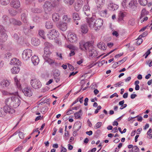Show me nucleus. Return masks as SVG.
I'll use <instances>...</instances> for the list:
<instances>
[{
	"instance_id": "1",
	"label": "nucleus",
	"mask_w": 152,
	"mask_h": 152,
	"mask_svg": "<svg viewBox=\"0 0 152 152\" xmlns=\"http://www.w3.org/2000/svg\"><path fill=\"white\" fill-rule=\"evenodd\" d=\"M12 96L5 100V103L12 107L15 108L20 104L21 98L18 91L12 93Z\"/></svg>"
},
{
	"instance_id": "2",
	"label": "nucleus",
	"mask_w": 152,
	"mask_h": 152,
	"mask_svg": "<svg viewBox=\"0 0 152 152\" xmlns=\"http://www.w3.org/2000/svg\"><path fill=\"white\" fill-rule=\"evenodd\" d=\"M86 22L88 26L91 29L97 30L103 25V20L101 19H97L94 16L86 18Z\"/></svg>"
},
{
	"instance_id": "3",
	"label": "nucleus",
	"mask_w": 152,
	"mask_h": 152,
	"mask_svg": "<svg viewBox=\"0 0 152 152\" xmlns=\"http://www.w3.org/2000/svg\"><path fill=\"white\" fill-rule=\"evenodd\" d=\"M32 51L30 49H26L23 50L22 54V57L23 60L27 61L32 55Z\"/></svg>"
},
{
	"instance_id": "4",
	"label": "nucleus",
	"mask_w": 152,
	"mask_h": 152,
	"mask_svg": "<svg viewBox=\"0 0 152 152\" xmlns=\"http://www.w3.org/2000/svg\"><path fill=\"white\" fill-rule=\"evenodd\" d=\"M30 84L32 87L34 89H38L42 86V84L38 79H35L31 80Z\"/></svg>"
},
{
	"instance_id": "5",
	"label": "nucleus",
	"mask_w": 152,
	"mask_h": 152,
	"mask_svg": "<svg viewBox=\"0 0 152 152\" xmlns=\"http://www.w3.org/2000/svg\"><path fill=\"white\" fill-rule=\"evenodd\" d=\"M59 33L58 31L55 29H53L49 32L47 36L50 39H55L58 36Z\"/></svg>"
},
{
	"instance_id": "6",
	"label": "nucleus",
	"mask_w": 152,
	"mask_h": 152,
	"mask_svg": "<svg viewBox=\"0 0 152 152\" xmlns=\"http://www.w3.org/2000/svg\"><path fill=\"white\" fill-rule=\"evenodd\" d=\"M68 40L71 42L74 43L77 41V36L75 34L72 33H69L67 35Z\"/></svg>"
},
{
	"instance_id": "7",
	"label": "nucleus",
	"mask_w": 152,
	"mask_h": 152,
	"mask_svg": "<svg viewBox=\"0 0 152 152\" xmlns=\"http://www.w3.org/2000/svg\"><path fill=\"white\" fill-rule=\"evenodd\" d=\"M56 4H52L49 2H46L43 5V8L45 11H49L53 7L56 6Z\"/></svg>"
},
{
	"instance_id": "8",
	"label": "nucleus",
	"mask_w": 152,
	"mask_h": 152,
	"mask_svg": "<svg viewBox=\"0 0 152 152\" xmlns=\"http://www.w3.org/2000/svg\"><path fill=\"white\" fill-rule=\"evenodd\" d=\"M22 92L24 95L30 97L33 94L31 89L29 87H26L22 90Z\"/></svg>"
},
{
	"instance_id": "9",
	"label": "nucleus",
	"mask_w": 152,
	"mask_h": 152,
	"mask_svg": "<svg viewBox=\"0 0 152 152\" xmlns=\"http://www.w3.org/2000/svg\"><path fill=\"white\" fill-rule=\"evenodd\" d=\"M89 43L81 41L79 43V46L81 50H87L88 49Z\"/></svg>"
},
{
	"instance_id": "10",
	"label": "nucleus",
	"mask_w": 152,
	"mask_h": 152,
	"mask_svg": "<svg viewBox=\"0 0 152 152\" xmlns=\"http://www.w3.org/2000/svg\"><path fill=\"white\" fill-rule=\"evenodd\" d=\"M12 108L10 106L6 104V105L4 107V108L6 114L7 113L9 114L14 113L15 112V110Z\"/></svg>"
},
{
	"instance_id": "11",
	"label": "nucleus",
	"mask_w": 152,
	"mask_h": 152,
	"mask_svg": "<svg viewBox=\"0 0 152 152\" xmlns=\"http://www.w3.org/2000/svg\"><path fill=\"white\" fill-rule=\"evenodd\" d=\"M83 4V2L82 1L80 0L77 1L75 5V10L77 11H79L81 8Z\"/></svg>"
},
{
	"instance_id": "12",
	"label": "nucleus",
	"mask_w": 152,
	"mask_h": 152,
	"mask_svg": "<svg viewBox=\"0 0 152 152\" xmlns=\"http://www.w3.org/2000/svg\"><path fill=\"white\" fill-rule=\"evenodd\" d=\"M11 83L10 80L7 79H4L1 80L0 83L1 86L3 88H8Z\"/></svg>"
},
{
	"instance_id": "13",
	"label": "nucleus",
	"mask_w": 152,
	"mask_h": 152,
	"mask_svg": "<svg viewBox=\"0 0 152 152\" xmlns=\"http://www.w3.org/2000/svg\"><path fill=\"white\" fill-rule=\"evenodd\" d=\"M57 27L62 31H66L67 28V25L66 23L60 22L57 24Z\"/></svg>"
},
{
	"instance_id": "14",
	"label": "nucleus",
	"mask_w": 152,
	"mask_h": 152,
	"mask_svg": "<svg viewBox=\"0 0 152 152\" xmlns=\"http://www.w3.org/2000/svg\"><path fill=\"white\" fill-rule=\"evenodd\" d=\"M118 8V5L113 3H110L108 5V9L110 11H114Z\"/></svg>"
},
{
	"instance_id": "15",
	"label": "nucleus",
	"mask_w": 152,
	"mask_h": 152,
	"mask_svg": "<svg viewBox=\"0 0 152 152\" xmlns=\"http://www.w3.org/2000/svg\"><path fill=\"white\" fill-rule=\"evenodd\" d=\"M14 84L16 87L19 89H21V86L20 83V80L19 79L17 76L14 77Z\"/></svg>"
},
{
	"instance_id": "16",
	"label": "nucleus",
	"mask_w": 152,
	"mask_h": 152,
	"mask_svg": "<svg viewBox=\"0 0 152 152\" xmlns=\"http://www.w3.org/2000/svg\"><path fill=\"white\" fill-rule=\"evenodd\" d=\"M11 4V6L15 8H18L20 6V3L19 0H14L12 1Z\"/></svg>"
},
{
	"instance_id": "17",
	"label": "nucleus",
	"mask_w": 152,
	"mask_h": 152,
	"mask_svg": "<svg viewBox=\"0 0 152 152\" xmlns=\"http://www.w3.org/2000/svg\"><path fill=\"white\" fill-rule=\"evenodd\" d=\"M10 64L11 65H20V62L18 59L16 58H13L12 59L10 62Z\"/></svg>"
},
{
	"instance_id": "18",
	"label": "nucleus",
	"mask_w": 152,
	"mask_h": 152,
	"mask_svg": "<svg viewBox=\"0 0 152 152\" xmlns=\"http://www.w3.org/2000/svg\"><path fill=\"white\" fill-rule=\"evenodd\" d=\"M96 6L98 8H102L104 4V0H95Z\"/></svg>"
},
{
	"instance_id": "19",
	"label": "nucleus",
	"mask_w": 152,
	"mask_h": 152,
	"mask_svg": "<svg viewBox=\"0 0 152 152\" xmlns=\"http://www.w3.org/2000/svg\"><path fill=\"white\" fill-rule=\"evenodd\" d=\"M80 31L83 34H86L88 31V28L86 25H82L80 26Z\"/></svg>"
},
{
	"instance_id": "20",
	"label": "nucleus",
	"mask_w": 152,
	"mask_h": 152,
	"mask_svg": "<svg viewBox=\"0 0 152 152\" xmlns=\"http://www.w3.org/2000/svg\"><path fill=\"white\" fill-rule=\"evenodd\" d=\"M31 61L34 65H37L39 63V60L37 56H34L31 58Z\"/></svg>"
},
{
	"instance_id": "21",
	"label": "nucleus",
	"mask_w": 152,
	"mask_h": 152,
	"mask_svg": "<svg viewBox=\"0 0 152 152\" xmlns=\"http://www.w3.org/2000/svg\"><path fill=\"white\" fill-rule=\"evenodd\" d=\"M7 35L5 33H1L0 36V42H3L5 41L7 39Z\"/></svg>"
},
{
	"instance_id": "22",
	"label": "nucleus",
	"mask_w": 152,
	"mask_h": 152,
	"mask_svg": "<svg viewBox=\"0 0 152 152\" xmlns=\"http://www.w3.org/2000/svg\"><path fill=\"white\" fill-rule=\"evenodd\" d=\"M97 53L96 50L94 49H92L89 52V56H90L95 57L97 56Z\"/></svg>"
},
{
	"instance_id": "23",
	"label": "nucleus",
	"mask_w": 152,
	"mask_h": 152,
	"mask_svg": "<svg viewBox=\"0 0 152 152\" xmlns=\"http://www.w3.org/2000/svg\"><path fill=\"white\" fill-rule=\"evenodd\" d=\"M126 15V13L122 11H120L118 15V20L121 21L123 20V18Z\"/></svg>"
},
{
	"instance_id": "24",
	"label": "nucleus",
	"mask_w": 152,
	"mask_h": 152,
	"mask_svg": "<svg viewBox=\"0 0 152 152\" xmlns=\"http://www.w3.org/2000/svg\"><path fill=\"white\" fill-rule=\"evenodd\" d=\"M82 126V123L80 121H77L75 123L73 127L76 130L78 131L81 128Z\"/></svg>"
},
{
	"instance_id": "25",
	"label": "nucleus",
	"mask_w": 152,
	"mask_h": 152,
	"mask_svg": "<svg viewBox=\"0 0 152 152\" xmlns=\"http://www.w3.org/2000/svg\"><path fill=\"white\" fill-rule=\"evenodd\" d=\"M41 110V107H34L32 110V112L36 113L37 115H39L40 114V113H39L40 110Z\"/></svg>"
},
{
	"instance_id": "26",
	"label": "nucleus",
	"mask_w": 152,
	"mask_h": 152,
	"mask_svg": "<svg viewBox=\"0 0 152 152\" xmlns=\"http://www.w3.org/2000/svg\"><path fill=\"white\" fill-rule=\"evenodd\" d=\"M20 68L18 66L13 67L11 69V72L13 74H17L20 71Z\"/></svg>"
},
{
	"instance_id": "27",
	"label": "nucleus",
	"mask_w": 152,
	"mask_h": 152,
	"mask_svg": "<svg viewBox=\"0 0 152 152\" xmlns=\"http://www.w3.org/2000/svg\"><path fill=\"white\" fill-rule=\"evenodd\" d=\"M83 11L84 12L85 14L87 16L89 15L90 12V9L88 5H85L83 7Z\"/></svg>"
},
{
	"instance_id": "28",
	"label": "nucleus",
	"mask_w": 152,
	"mask_h": 152,
	"mask_svg": "<svg viewBox=\"0 0 152 152\" xmlns=\"http://www.w3.org/2000/svg\"><path fill=\"white\" fill-rule=\"evenodd\" d=\"M60 19V16L59 14L56 13H54L52 15L53 20L55 22L57 21Z\"/></svg>"
},
{
	"instance_id": "29",
	"label": "nucleus",
	"mask_w": 152,
	"mask_h": 152,
	"mask_svg": "<svg viewBox=\"0 0 152 152\" xmlns=\"http://www.w3.org/2000/svg\"><path fill=\"white\" fill-rule=\"evenodd\" d=\"M32 44L34 46H37L40 44V41L38 39L33 38L31 40Z\"/></svg>"
},
{
	"instance_id": "30",
	"label": "nucleus",
	"mask_w": 152,
	"mask_h": 152,
	"mask_svg": "<svg viewBox=\"0 0 152 152\" xmlns=\"http://www.w3.org/2000/svg\"><path fill=\"white\" fill-rule=\"evenodd\" d=\"M50 47H46L44 49V53L46 55H49L51 53L50 50Z\"/></svg>"
},
{
	"instance_id": "31",
	"label": "nucleus",
	"mask_w": 152,
	"mask_h": 152,
	"mask_svg": "<svg viewBox=\"0 0 152 152\" xmlns=\"http://www.w3.org/2000/svg\"><path fill=\"white\" fill-rule=\"evenodd\" d=\"M27 15L25 14H23L21 15V20L24 23L27 22Z\"/></svg>"
},
{
	"instance_id": "32",
	"label": "nucleus",
	"mask_w": 152,
	"mask_h": 152,
	"mask_svg": "<svg viewBox=\"0 0 152 152\" xmlns=\"http://www.w3.org/2000/svg\"><path fill=\"white\" fill-rule=\"evenodd\" d=\"M53 24L51 21H48L46 23L45 27L47 29H50L52 28Z\"/></svg>"
},
{
	"instance_id": "33",
	"label": "nucleus",
	"mask_w": 152,
	"mask_h": 152,
	"mask_svg": "<svg viewBox=\"0 0 152 152\" xmlns=\"http://www.w3.org/2000/svg\"><path fill=\"white\" fill-rule=\"evenodd\" d=\"M6 115V114L4 110V107L3 108H0V117H3Z\"/></svg>"
},
{
	"instance_id": "34",
	"label": "nucleus",
	"mask_w": 152,
	"mask_h": 152,
	"mask_svg": "<svg viewBox=\"0 0 152 152\" xmlns=\"http://www.w3.org/2000/svg\"><path fill=\"white\" fill-rule=\"evenodd\" d=\"M73 18L74 20H79L80 19V18L78 14L77 13H73Z\"/></svg>"
},
{
	"instance_id": "35",
	"label": "nucleus",
	"mask_w": 152,
	"mask_h": 152,
	"mask_svg": "<svg viewBox=\"0 0 152 152\" xmlns=\"http://www.w3.org/2000/svg\"><path fill=\"white\" fill-rule=\"evenodd\" d=\"M152 132V130L151 129H149L147 132V134L148 136H147V137L148 138L150 139L152 138V134L151 133Z\"/></svg>"
},
{
	"instance_id": "36",
	"label": "nucleus",
	"mask_w": 152,
	"mask_h": 152,
	"mask_svg": "<svg viewBox=\"0 0 152 152\" xmlns=\"http://www.w3.org/2000/svg\"><path fill=\"white\" fill-rule=\"evenodd\" d=\"M148 14V12L145 9H143L142 10L140 19L143 18L145 15H147Z\"/></svg>"
},
{
	"instance_id": "37",
	"label": "nucleus",
	"mask_w": 152,
	"mask_h": 152,
	"mask_svg": "<svg viewBox=\"0 0 152 152\" xmlns=\"http://www.w3.org/2000/svg\"><path fill=\"white\" fill-rule=\"evenodd\" d=\"M52 72L54 77H58L60 75V72L58 69H53Z\"/></svg>"
},
{
	"instance_id": "38",
	"label": "nucleus",
	"mask_w": 152,
	"mask_h": 152,
	"mask_svg": "<svg viewBox=\"0 0 152 152\" xmlns=\"http://www.w3.org/2000/svg\"><path fill=\"white\" fill-rule=\"evenodd\" d=\"M98 48L102 50H104L105 49L104 44L103 43H99L97 44Z\"/></svg>"
},
{
	"instance_id": "39",
	"label": "nucleus",
	"mask_w": 152,
	"mask_h": 152,
	"mask_svg": "<svg viewBox=\"0 0 152 152\" xmlns=\"http://www.w3.org/2000/svg\"><path fill=\"white\" fill-rule=\"evenodd\" d=\"M62 19L64 21L66 22V23L69 22L71 19L70 18L66 15H64Z\"/></svg>"
},
{
	"instance_id": "40",
	"label": "nucleus",
	"mask_w": 152,
	"mask_h": 152,
	"mask_svg": "<svg viewBox=\"0 0 152 152\" xmlns=\"http://www.w3.org/2000/svg\"><path fill=\"white\" fill-rule=\"evenodd\" d=\"M82 110H80L79 112H76L74 114L75 116L76 119H79L80 118L81 115V113H82Z\"/></svg>"
},
{
	"instance_id": "41",
	"label": "nucleus",
	"mask_w": 152,
	"mask_h": 152,
	"mask_svg": "<svg viewBox=\"0 0 152 152\" xmlns=\"http://www.w3.org/2000/svg\"><path fill=\"white\" fill-rule=\"evenodd\" d=\"M39 34L43 39H45V33L42 30H40L39 31Z\"/></svg>"
},
{
	"instance_id": "42",
	"label": "nucleus",
	"mask_w": 152,
	"mask_h": 152,
	"mask_svg": "<svg viewBox=\"0 0 152 152\" xmlns=\"http://www.w3.org/2000/svg\"><path fill=\"white\" fill-rule=\"evenodd\" d=\"M138 2L141 5L143 6H145L147 2L146 0H138Z\"/></svg>"
},
{
	"instance_id": "43",
	"label": "nucleus",
	"mask_w": 152,
	"mask_h": 152,
	"mask_svg": "<svg viewBox=\"0 0 152 152\" xmlns=\"http://www.w3.org/2000/svg\"><path fill=\"white\" fill-rule=\"evenodd\" d=\"M31 11L32 12L35 13H40L41 12V10L37 8H34L31 9Z\"/></svg>"
},
{
	"instance_id": "44",
	"label": "nucleus",
	"mask_w": 152,
	"mask_h": 152,
	"mask_svg": "<svg viewBox=\"0 0 152 152\" xmlns=\"http://www.w3.org/2000/svg\"><path fill=\"white\" fill-rule=\"evenodd\" d=\"M10 2L9 0H1V4L3 5H7Z\"/></svg>"
},
{
	"instance_id": "45",
	"label": "nucleus",
	"mask_w": 152,
	"mask_h": 152,
	"mask_svg": "<svg viewBox=\"0 0 152 152\" xmlns=\"http://www.w3.org/2000/svg\"><path fill=\"white\" fill-rule=\"evenodd\" d=\"M102 123L101 122H99L96 124L94 126V128L95 129H97L99 128L102 125Z\"/></svg>"
},
{
	"instance_id": "46",
	"label": "nucleus",
	"mask_w": 152,
	"mask_h": 152,
	"mask_svg": "<svg viewBox=\"0 0 152 152\" xmlns=\"http://www.w3.org/2000/svg\"><path fill=\"white\" fill-rule=\"evenodd\" d=\"M132 152H139V148L136 146H134L132 147Z\"/></svg>"
},
{
	"instance_id": "47",
	"label": "nucleus",
	"mask_w": 152,
	"mask_h": 152,
	"mask_svg": "<svg viewBox=\"0 0 152 152\" xmlns=\"http://www.w3.org/2000/svg\"><path fill=\"white\" fill-rule=\"evenodd\" d=\"M12 56V53L8 52L4 54V57L5 58H8Z\"/></svg>"
},
{
	"instance_id": "48",
	"label": "nucleus",
	"mask_w": 152,
	"mask_h": 152,
	"mask_svg": "<svg viewBox=\"0 0 152 152\" xmlns=\"http://www.w3.org/2000/svg\"><path fill=\"white\" fill-rule=\"evenodd\" d=\"M107 14V10H104L101 11L100 12L101 15L103 17L105 16Z\"/></svg>"
},
{
	"instance_id": "49",
	"label": "nucleus",
	"mask_w": 152,
	"mask_h": 152,
	"mask_svg": "<svg viewBox=\"0 0 152 152\" xmlns=\"http://www.w3.org/2000/svg\"><path fill=\"white\" fill-rule=\"evenodd\" d=\"M65 3L70 5H72L75 1V0H64Z\"/></svg>"
},
{
	"instance_id": "50",
	"label": "nucleus",
	"mask_w": 152,
	"mask_h": 152,
	"mask_svg": "<svg viewBox=\"0 0 152 152\" xmlns=\"http://www.w3.org/2000/svg\"><path fill=\"white\" fill-rule=\"evenodd\" d=\"M137 43L138 45H139L142 42V39L140 37H139L137 39Z\"/></svg>"
},
{
	"instance_id": "51",
	"label": "nucleus",
	"mask_w": 152,
	"mask_h": 152,
	"mask_svg": "<svg viewBox=\"0 0 152 152\" xmlns=\"http://www.w3.org/2000/svg\"><path fill=\"white\" fill-rule=\"evenodd\" d=\"M18 135L20 138L22 139H23L24 137V133L21 132H18Z\"/></svg>"
},
{
	"instance_id": "52",
	"label": "nucleus",
	"mask_w": 152,
	"mask_h": 152,
	"mask_svg": "<svg viewBox=\"0 0 152 152\" xmlns=\"http://www.w3.org/2000/svg\"><path fill=\"white\" fill-rule=\"evenodd\" d=\"M123 83L121 82H119L118 83L114 85L116 87H120L123 85Z\"/></svg>"
},
{
	"instance_id": "53",
	"label": "nucleus",
	"mask_w": 152,
	"mask_h": 152,
	"mask_svg": "<svg viewBox=\"0 0 152 152\" xmlns=\"http://www.w3.org/2000/svg\"><path fill=\"white\" fill-rule=\"evenodd\" d=\"M15 24L14 25H18L19 26L21 25L22 24V23L20 21L18 20H14Z\"/></svg>"
},
{
	"instance_id": "54",
	"label": "nucleus",
	"mask_w": 152,
	"mask_h": 152,
	"mask_svg": "<svg viewBox=\"0 0 152 152\" xmlns=\"http://www.w3.org/2000/svg\"><path fill=\"white\" fill-rule=\"evenodd\" d=\"M5 30L2 26H0V32L1 33H5Z\"/></svg>"
},
{
	"instance_id": "55",
	"label": "nucleus",
	"mask_w": 152,
	"mask_h": 152,
	"mask_svg": "<svg viewBox=\"0 0 152 152\" xmlns=\"http://www.w3.org/2000/svg\"><path fill=\"white\" fill-rule=\"evenodd\" d=\"M148 34V32L145 31L143 32L141 35H140L139 37H145Z\"/></svg>"
},
{
	"instance_id": "56",
	"label": "nucleus",
	"mask_w": 152,
	"mask_h": 152,
	"mask_svg": "<svg viewBox=\"0 0 152 152\" xmlns=\"http://www.w3.org/2000/svg\"><path fill=\"white\" fill-rule=\"evenodd\" d=\"M2 93L3 95H12V93H9L8 92L5 91H2Z\"/></svg>"
},
{
	"instance_id": "57",
	"label": "nucleus",
	"mask_w": 152,
	"mask_h": 152,
	"mask_svg": "<svg viewBox=\"0 0 152 152\" xmlns=\"http://www.w3.org/2000/svg\"><path fill=\"white\" fill-rule=\"evenodd\" d=\"M66 149L65 148L61 145V152H66Z\"/></svg>"
},
{
	"instance_id": "58",
	"label": "nucleus",
	"mask_w": 152,
	"mask_h": 152,
	"mask_svg": "<svg viewBox=\"0 0 152 152\" xmlns=\"http://www.w3.org/2000/svg\"><path fill=\"white\" fill-rule=\"evenodd\" d=\"M47 61L50 64H52V63H54V60L51 59L50 58H48L47 60Z\"/></svg>"
},
{
	"instance_id": "59",
	"label": "nucleus",
	"mask_w": 152,
	"mask_h": 152,
	"mask_svg": "<svg viewBox=\"0 0 152 152\" xmlns=\"http://www.w3.org/2000/svg\"><path fill=\"white\" fill-rule=\"evenodd\" d=\"M123 54L124 53L123 52L120 53L118 54H117L116 55H115V58H119L121 57V56H122L123 55Z\"/></svg>"
},
{
	"instance_id": "60",
	"label": "nucleus",
	"mask_w": 152,
	"mask_h": 152,
	"mask_svg": "<svg viewBox=\"0 0 152 152\" xmlns=\"http://www.w3.org/2000/svg\"><path fill=\"white\" fill-rule=\"evenodd\" d=\"M101 107L100 106H99L97 107V109H96L94 112V113L95 114L97 113L101 109Z\"/></svg>"
},
{
	"instance_id": "61",
	"label": "nucleus",
	"mask_w": 152,
	"mask_h": 152,
	"mask_svg": "<svg viewBox=\"0 0 152 152\" xmlns=\"http://www.w3.org/2000/svg\"><path fill=\"white\" fill-rule=\"evenodd\" d=\"M151 53V51L150 50H148L145 53V58H146Z\"/></svg>"
},
{
	"instance_id": "62",
	"label": "nucleus",
	"mask_w": 152,
	"mask_h": 152,
	"mask_svg": "<svg viewBox=\"0 0 152 152\" xmlns=\"http://www.w3.org/2000/svg\"><path fill=\"white\" fill-rule=\"evenodd\" d=\"M34 0H26V3L27 4H31L33 1Z\"/></svg>"
},
{
	"instance_id": "63",
	"label": "nucleus",
	"mask_w": 152,
	"mask_h": 152,
	"mask_svg": "<svg viewBox=\"0 0 152 152\" xmlns=\"http://www.w3.org/2000/svg\"><path fill=\"white\" fill-rule=\"evenodd\" d=\"M88 98H86L84 100V105L86 106L88 105Z\"/></svg>"
},
{
	"instance_id": "64",
	"label": "nucleus",
	"mask_w": 152,
	"mask_h": 152,
	"mask_svg": "<svg viewBox=\"0 0 152 152\" xmlns=\"http://www.w3.org/2000/svg\"><path fill=\"white\" fill-rule=\"evenodd\" d=\"M10 13L13 15H16V12L13 10H11L10 11Z\"/></svg>"
}]
</instances>
